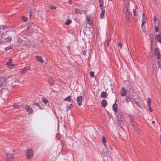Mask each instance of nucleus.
I'll return each mask as SVG.
<instances>
[{
	"mask_svg": "<svg viewBox=\"0 0 161 161\" xmlns=\"http://www.w3.org/2000/svg\"><path fill=\"white\" fill-rule=\"evenodd\" d=\"M9 149L8 147H7L4 149V153L6 154V156L8 159L10 161H17L18 160L17 157L14 156L12 154L8 153L7 151Z\"/></svg>",
	"mask_w": 161,
	"mask_h": 161,
	"instance_id": "1",
	"label": "nucleus"
},
{
	"mask_svg": "<svg viewBox=\"0 0 161 161\" xmlns=\"http://www.w3.org/2000/svg\"><path fill=\"white\" fill-rule=\"evenodd\" d=\"M33 156V151L31 149H28L26 151V157L27 158H30Z\"/></svg>",
	"mask_w": 161,
	"mask_h": 161,
	"instance_id": "2",
	"label": "nucleus"
},
{
	"mask_svg": "<svg viewBox=\"0 0 161 161\" xmlns=\"http://www.w3.org/2000/svg\"><path fill=\"white\" fill-rule=\"evenodd\" d=\"M102 142L105 147V148L104 150H103V152L104 153H107V152H108V149L107 146L106 144V143L107 142V140L106 138L103 136L102 137Z\"/></svg>",
	"mask_w": 161,
	"mask_h": 161,
	"instance_id": "3",
	"label": "nucleus"
},
{
	"mask_svg": "<svg viewBox=\"0 0 161 161\" xmlns=\"http://www.w3.org/2000/svg\"><path fill=\"white\" fill-rule=\"evenodd\" d=\"M154 53L155 55L157 56V59H160V53L159 52V48L158 47H156L154 50Z\"/></svg>",
	"mask_w": 161,
	"mask_h": 161,
	"instance_id": "4",
	"label": "nucleus"
},
{
	"mask_svg": "<svg viewBox=\"0 0 161 161\" xmlns=\"http://www.w3.org/2000/svg\"><path fill=\"white\" fill-rule=\"evenodd\" d=\"M25 110L28 112L29 114H32L33 111L32 109L28 105H26L25 107Z\"/></svg>",
	"mask_w": 161,
	"mask_h": 161,
	"instance_id": "5",
	"label": "nucleus"
},
{
	"mask_svg": "<svg viewBox=\"0 0 161 161\" xmlns=\"http://www.w3.org/2000/svg\"><path fill=\"white\" fill-rule=\"evenodd\" d=\"M30 68L29 67L27 66L24 68L23 69L20 70V72L22 73H25L28 72V71L29 70Z\"/></svg>",
	"mask_w": 161,
	"mask_h": 161,
	"instance_id": "6",
	"label": "nucleus"
},
{
	"mask_svg": "<svg viewBox=\"0 0 161 161\" xmlns=\"http://www.w3.org/2000/svg\"><path fill=\"white\" fill-rule=\"evenodd\" d=\"M5 84V78L4 77L0 78V86H4Z\"/></svg>",
	"mask_w": 161,
	"mask_h": 161,
	"instance_id": "7",
	"label": "nucleus"
},
{
	"mask_svg": "<svg viewBox=\"0 0 161 161\" xmlns=\"http://www.w3.org/2000/svg\"><path fill=\"white\" fill-rule=\"evenodd\" d=\"M82 101V97L81 96H79L77 97V101L78 105L80 106L82 104L81 102Z\"/></svg>",
	"mask_w": 161,
	"mask_h": 161,
	"instance_id": "8",
	"label": "nucleus"
},
{
	"mask_svg": "<svg viewBox=\"0 0 161 161\" xmlns=\"http://www.w3.org/2000/svg\"><path fill=\"white\" fill-rule=\"evenodd\" d=\"M35 59L41 63H43L44 62V61L42 59V57L41 56H36L35 57Z\"/></svg>",
	"mask_w": 161,
	"mask_h": 161,
	"instance_id": "9",
	"label": "nucleus"
},
{
	"mask_svg": "<svg viewBox=\"0 0 161 161\" xmlns=\"http://www.w3.org/2000/svg\"><path fill=\"white\" fill-rule=\"evenodd\" d=\"M120 94L122 96L125 97L126 94V91L124 88H122L120 91Z\"/></svg>",
	"mask_w": 161,
	"mask_h": 161,
	"instance_id": "10",
	"label": "nucleus"
},
{
	"mask_svg": "<svg viewBox=\"0 0 161 161\" xmlns=\"http://www.w3.org/2000/svg\"><path fill=\"white\" fill-rule=\"evenodd\" d=\"M74 11L75 13L76 14H81L84 12L83 10L78 9L77 8H75Z\"/></svg>",
	"mask_w": 161,
	"mask_h": 161,
	"instance_id": "11",
	"label": "nucleus"
},
{
	"mask_svg": "<svg viewBox=\"0 0 161 161\" xmlns=\"http://www.w3.org/2000/svg\"><path fill=\"white\" fill-rule=\"evenodd\" d=\"M13 59L11 58H10L9 59L6 65L8 67H11L14 66V64H13L11 63Z\"/></svg>",
	"mask_w": 161,
	"mask_h": 161,
	"instance_id": "12",
	"label": "nucleus"
},
{
	"mask_svg": "<svg viewBox=\"0 0 161 161\" xmlns=\"http://www.w3.org/2000/svg\"><path fill=\"white\" fill-rule=\"evenodd\" d=\"M130 16V12L128 10V8L126 9V13L125 14V19L126 20H128L129 17Z\"/></svg>",
	"mask_w": 161,
	"mask_h": 161,
	"instance_id": "13",
	"label": "nucleus"
},
{
	"mask_svg": "<svg viewBox=\"0 0 161 161\" xmlns=\"http://www.w3.org/2000/svg\"><path fill=\"white\" fill-rule=\"evenodd\" d=\"M102 106L103 107H104L107 105V102L106 100H103L101 102Z\"/></svg>",
	"mask_w": 161,
	"mask_h": 161,
	"instance_id": "14",
	"label": "nucleus"
},
{
	"mask_svg": "<svg viewBox=\"0 0 161 161\" xmlns=\"http://www.w3.org/2000/svg\"><path fill=\"white\" fill-rule=\"evenodd\" d=\"M107 94L105 92H102L101 94V97L102 98H105L107 97Z\"/></svg>",
	"mask_w": 161,
	"mask_h": 161,
	"instance_id": "15",
	"label": "nucleus"
},
{
	"mask_svg": "<svg viewBox=\"0 0 161 161\" xmlns=\"http://www.w3.org/2000/svg\"><path fill=\"white\" fill-rule=\"evenodd\" d=\"M24 44H25L26 47L27 48L31 46V42L29 41H26L25 42H24Z\"/></svg>",
	"mask_w": 161,
	"mask_h": 161,
	"instance_id": "16",
	"label": "nucleus"
},
{
	"mask_svg": "<svg viewBox=\"0 0 161 161\" xmlns=\"http://www.w3.org/2000/svg\"><path fill=\"white\" fill-rule=\"evenodd\" d=\"M156 39L158 42L161 43V38L160 35H157L156 36Z\"/></svg>",
	"mask_w": 161,
	"mask_h": 161,
	"instance_id": "17",
	"label": "nucleus"
},
{
	"mask_svg": "<svg viewBox=\"0 0 161 161\" xmlns=\"http://www.w3.org/2000/svg\"><path fill=\"white\" fill-rule=\"evenodd\" d=\"M117 106L116 104V103H114L113 105V109L115 112H116L117 111Z\"/></svg>",
	"mask_w": 161,
	"mask_h": 161,
	"instance_id": "18",
	"label": "nucleus"
},
{
	"mask_svg": "<svg viewBox=\"0 0 161 161\" xmlns=\"http://www.w3.org/2000/svg\"><path fill=\"white\" fill-rule=\"evenodd\" d=\"M152 100L151 98H148L147 99V104L148 106H151Z\"/></svg>",
	"mask_w": 161,
	"mask_h": 161,
	"instance_id": "19",
	"label": "nucleus"
},
{
	"mask_svg": "<svg viewBox=\"0 0 161 161\" xmlns=\"http://www.w3.org/2000/svg\"><path fill=\"white\" fill-rule=\"evenodd\" d=\"M100 6V7H103V6L104 3L103 0H99Z\"/></svg>",
	"mask_w": 161,
	"mask_h": 161,
	"instance_id": "20",
	"label": "nucleus"
},
{
	"mask_svg": "<svg viewBox=\"0 0 161 161\" xmlns=\"http://www.w3.org/2000/svg\"><path fill=\"white\" fill-rule=\"evenodd\" d=\"M71 97L69 96L64 99V100L66 101L69 102L71 100Z\"/></svg>",
	"mask_w": 161,
	"mask_h": 161,
	"instance_id": "21",
	"label": "nucleus"
},
{
	"mask_svg": "<svg viewBox=\"0 0 161 161\" xmlns=\"http://www.w3.org/2000/svg\"><path fill=\"white\" fill-rule=\"evenodd\" d=\"M48 82L51 85H52L54 83V81L51 78L49 79Z\"/></svg>",
	"mask_w": 161,
	"mask_h": 161,
	"instance_id": "22",
	"label": "nucleus"
},
{
	"mask_svg": "<svg viewBox=\"0 0 161 161\" xmlns=\"http://www.w3.org/2000/svg\"><path fill=\"white\" fill-rule=\"evenodd\" d=\"M42 100L43 102L45 104H46L48 102V100L45 98L43 97L42 98Z\"/></svg>",
	"mask_w": 161,
	"mask_h": 161,
	"instance_id": "23",
	"label": "nucleus"
},
{
	"mask_svg": "<svg viewBox=\"0 0 161 161\" xmlns=\"http://www.w3.org/2000/svg\"><path fill=\"white\" fill-rule=\"evenodd\" d=\"M71 23V20L70 19H67L66 20L65 24L67 25H69Z\"/></svg>",
	"mask_w": 161,
	"mask_h": 161,
	"instance_id": "24",
	"label": "nucleus"
},
{
	"mask_svg": "<svg viewBox=\"0 0 161 161\" xmlns=\"http://www.w3.org/2000/svg\"><path fill=\"white\" fill-rule=\"evenodd\" d=\"M21 19L22 21L25 22L27 21V18L24 16H22L21 17Z\"/></svg>",
	"mask_w": 161,
	"mask_h": 161,
	"instance_id": "25",
	"label": "nucleus"
},
{
	"mask_svg": "<svg viewBox=\"0 0 161 161\" xmlns=\"http://www.w3.org/2000/svg\"><path fill=\"white\" fill-rule=\"evenodd\" d=\"M6 42H11V38L10 37H8L7 38H5V39Z\"/></svg>",
	"mask_w": 161,
	"mask_h": 161,
	"instance_id": "26",
	"label": "nucleus"
},
{
	"mask_svg": "<svg viewBox=\"0 0 161 161\" xmlns=\"http://www.w3.org/2000/svg\"><path fill=\"white\" fill-rule=\"evenodd\" d=\"M147 20L145 17H142V23H145L147 21Z\"/></svg>",
	"mask_w": 161,
	"mask_h": 161,
	"instance_id": "27",
	"label": "nucleus"
},
{
	"mask_svg": "<svg viewBox=\"0 0 161 161\" xmlns=\"http://www.w3.org/2000/svg\"><path fill=\"white\" fill-rule=\"evenodd\" d=\"M126 101H127V103H128L131 100V99L130 98V97L129 96H126Z\"/></svg>",
	"mask_w": 161,
	"mask_h": 161,
	"instance_id": "28",
	"label": "nucleus"
},
{
	"mask_svg": "<svg viewBox=\"0 0 161 161\" xmlns=\"http://www.w3.org/2000/svg\"><path fill=\"white\" fill-rule=\"evenodd\" d=\"M13 107L15 108H20V105L17 104H14Z\"/></svg>",
	"mask_w": 161,
	"mask_h": 161,
	"instance_id": "29",
	"label": "nucleus"
},
{
	"mask_svg": "<svg viewBox=\"0 0 161 161\" xmlns=\"http://www.w3.org/2000/svg\"><path fill=\"white\" fill-rule=\"evenodd\" d=\"M11 49H12V47L11 46H8V47L5 48V50L6 51L9 50Z\"/></svg>",
	"mask_w": 161,
	"mask_h": 161,
	"instance_id": "30",
	"label": "nucleus"
},
{
	"mask_svg": "<svg viewBox=\"0 0 161 161\" xmlns=\"http://www.w3.org/2000/svg\"><path fill=\"white\" fill-rule=\"evenodd\" d=\"M132 12L134 16H136V9H135L134 8L133 9Z\"/></svg>",
	"mask_w": 161,
	"mask_h": 161,
	"instance_id": "31",
	"label": "nucleus"
},
{
	"mask_svg": "<svg viewBox=\"0 0 161 161\" xmlns=\"http://www.w3.org/2000/svg\"><path fill=\"white\" fill-rule=\"evenodd\" d=\"M90 75L92 77H93L94 76V72L93 71H91L90 72Z\"/></svg>",
	"mask_w": 161,
	"mask_h": 161,
	"instance_id": "32",
	"label": "nucleus"
},
{
	"mask_svg": "<svg viewBox=\"0 0 161 161\" xmlns=\"http://www.w3.org/2000/svg\"><path fill=\"white\" fill-rule=\"evenodd\" d=\"M104 14L102 13H101L100 16L101 19H103L104 17Z\"/></svg>",
	"mask_w": 161,
	"mask_h": 161,
	"instance_id": "33",
	"label": "nucleus"
},
{
	"mask_svg": "<svg viewBox=\"0 0 161 161\" xmlns=\"http://www.w3.org/2000/svg\"><path fill=\"white\" fill-rule=\"evenodd\" d=\"M154 28H155V31L156 32H158V27L157 26H155Z\"/></svg>",
	"mask_w": 161,
	"mask_h": 161,
	"instance_id": "34",
	"label": "nucleus"
},
{
	"mask_svg": "<svg viewBox=\"0 0 161 161\" xmlns=\"http://www.w3.org/2000/svg\"><path fill=\"white\" fill-rule=\"evenodd\" d=\"M17 41L18 42L21 43L22 42V40L21 39H20V38H18V39H17Z\"/></svg>",
	"mask_w": 161,
	"mask_h": 161,
	"instance_id": "35",
	"label": "nucleus"
},
{
	"mask_svg": "<svg viewBox=\"0 0 161 161\" xmlns=\"http://www.w3.org/2000/svg\"><path fill=\"white\" fill-rule=\"evenodd\" d=\"M56 7L53 5L51 6L50 8L52 10H55L56 9Z\"/></svg>",
	"mask_w": 161,
	"mask_h": 161,
	"instance_id": "36",
	"label": "nucleus"
},
{
	"mask_svg": "<svg viewBox=\"0 0 161 161\" xmlns=\"http://www.w3.org/2000/svg\"><path fill=\"white\" fill-rule=\"evenodd\" d=\"M149 110L150 112H151L153 111V109L151 107V106H148Z\"/></svg>",
	"mask_w": 161,
	"mask_h": 161,
	"instance_id": "37",
	"label": "nucleus"
},
{
	"mask_svg": "<svg viewBox=\"0 0 161 161\" xmlns=\"http://www.w3.org/2000/svg\"><path fill=\"white\" fill-rule=\"evenodd\" d=\"M101 9L102 10V13H103V14H104L105 12V10L102 7H101Z\"/></svg>",
	"mask_w": 161,
	"mask_h": 161,
	"instance_id": "38",
	"label": "nucleus"
},
{
	"mask_svg": "<svg viewBox=\"0 0 161 161\" xmlns=\"http://www.w3.org/2000/svg\"><path fill=\"white\" fill-rule=\"evenodd\" d=\"M135 103L136 104V105L139 107V108L140 107V106L139 104L138 103V102L136 101H135Z\"/></svg>",
	"mask_w": 161,
	"mask_h": 161,
	"instance_id": "39",
	"label": "nucleus"
},
{
	"mask_svg": "<svg viewBox=\"0 0 161 161\" xmlns=\"http://www.w3.org/2000/svg\"><path fill=\"white\" fill-rule=\"evenodd\" d=\"M32 11H31V10L30 11V14H29V15H30V19L31 18V16L32 15Z\"/></svg>",
	"mask_w": 161,
	"mask_h": 161,
	"instance_id": "40",
	"label": "nucleus"
},
{
	"mask_svg": "<svg viewBox=\"0 0 161 161\" xmlns=\"http://www.w3.org/2000/svg\"><path fill=\"white\" fill-rule=\"evenodd\" d=\"M134 122H135V121H131V125H133V127H134Z\"/></svg>",
	"mask_w": 161,
	"mask_h": 161,
	"instance_id": "41",
	"label": "nucleus"
},
{
	"mask_svg": "<svg viewBox=\"0 0 161 161\" xmlns=\"http://www.w3.org/2000/svg\"><path fill=\"white\" fill-rule=\"evenodd\" d=\"M88 22L89 24H90L92 23L91 21L90 20V19H88Z\"/></svg>",
	"mask_w": 161,
	"mask_h": 161,
	"instance_id": "42",
	"label": "nucleus"
},
{
	"mask_svg": "<svg viewBox=\"0 0 161 161\" xmlns=\"http://www.w3.org/2000/svg\"><path fill=\"white\" fill-rule=\"evenodd\" d=\"M122 44L120 43H119V47H120V48L121 49V47H122Z\"/></svg>",
	"mask_w": 161,
	"mask_h": 161,
	"instance_id": "43",
	"label": "nucleus"
},
{
	"mask_svg": "<svg viewBox=\"0 0 161 161\" xmlns=\"http://www.w3.org/2000/svg\"><path fill=\"white\" fill-rule=\"evenodd\" d=\"M5 26H2V27H1V29L2 30H3L5 28Z\"/></svg>",
	"mask_w": 161,
	"mask_h": 161,
	"instance_id": "44",
	"label": "nucleus"
},
{
	"mask_svg": "<svg viewBox=\"0 0 161 161\" xmlns=\"http://www.w3.org/2000/svg\"><path fill=\"white\" fill-rule=\"evenodd\" d=\"M19 82V81L18 80H15V83L16 84H18Z\"/></svg>",
	"mask_w": 161,
	"mask_h": 161,
	"instance_id": "45",
	"label": "nucleus"
},
{
	"mask_svg": "<svg viewBox=\"0 0 161 161\" xmlns=\"http://www.w3.org/2000/svg\"><path fill=\"white\" fill-rule=\"evenodd\" d=\"M144 23H142V24L141 25V27L142 29H143V27H144Z\"/></svg>",
	"mask_w": 161,
	"mask_h": 161,
	"instance_id": "46",
	"label": "nucleus"
},
{
	"mask_svg": "<svg viewBox=\"0 0 161 161\" xmlns=\"http://www.w3.org/2000/svg\"><path fill=\"white\" fill-rule=\"evenodd\" d=\"M33 104L37 106H39V104L38 103H35Z\"/></svg>",
	"mask_w": 161,
	"mask_h": 161,
	"instance_id": "47",
	"label": "nucleus"
},
{
	"mask_svg": "<svg viewBox=\"0 0 161 161\" xmlns=\"http://www.w3.org/2000/svg\"><path fill=\"white\" fill-rule=\"evenodd\" d=\"M5 90V89H3V88L1 90V91L0 92V94H1L2 93V92H3V90Z\"/></svg>",
	"mask_w": 161,
	"mask_h": 161,
	"instance_id": "48",
	"label": "nucleus"
},
{
	"mask_svg": "<svg viewBox=\"0 0 161 161\" xmlns=\"http://www.w3.org/2000/svg\"><path fill=\"white\" fill-rule=\"evenodd\" d=\"M69 108H72V104H70L69 106Z\"/></svg>",
	"mask_w": 161,
	"mask_h": 161,
	"instance_id": "49",
	"label": "nucleus"
},
{
	"mask_svg": "<svg viewBox=\"0 0 161 161\" xmlns=\"http://www.w3.org/2000/svg\"><path fill=\"white\" fill-rule=\"evenodd\" d=\"M66 108L67 109V111H68V110L69 109V108H70L69 106H67Z\"/></svg>",
	"mask_w": 161,
	"mask_h": 161,
	"instance_id": "50",
	"label": "nucleus"
},
{
	"mask_svg": "<svg viewBox=\"0 0 161 161\" xmlns=\"http://www.w3.org/2000/svg\"><path fill=\"white\" fill-rule=\"evenodd\" d=\"M156 19H156V17L154 16V20L155 22L156 21Z\"/></svg>",
	"mask_w": 161,
	"mask_h": 161,
	"instance_id": "51",
	"label": "nucleus"
},
{
	"mask_svg": "<svg viewBox=\"0 0 161 161\" xmlns=\"http://www.w3.org/2000/svg\"><path fill=\"white\" fill-rule=\"evenodd\" d=\"M68 3H69V4H71V0H70L69 1V2H68Z\"/></svg>",
	"mask_w": 161,
	"mask_h": 161,
	"instance_id": "52",
	"label": "nucleus"
},
{
	"mask_svg": "<svg viewBox=\"0 0 161 161\" xmlns=\"http://www.w3.org/2000/svg\"><path fill=\"white\" fill-rule=\"evenodd\" d=\"M152 124H154L155 123V121H152Z\"/></svg>",
	"mask_w": 161,
	"mask_h": 161,
	"instance_id": "53",
	"label": "nucleus"
},
{
	"mask_svg": "<svg viewBox=\"0 0 161 161\" xmlns=\"http://www.w3.org/2000/svg\"><path fill=\"white\" fill-rule=\"evenodd\" d=\"M142 17H145L144 16V13H143V14H142Z\"/></svg>",
	"mask_w": 161,
	"mask_h": 161,
	"instance_id": "54",
	"label": "nucleus"
},
{
	"mask_svg": "<svg viewBox=\"0 0 161 161\" xmlns=\"http://www.w3.org/2000/svg\"><path fill=\"white\" fill-rule=\"evenodd\" d=\"M160 141L161 142V135L160 136Z\"/></svg>",
	"mask_w": 161,
	"mask_h": 161,
	"instance_id": "55",
	"label": "nucleus"
},
{
	"mask_svg": "<svg viewBox=\"0 0 161 161\" xmlns=\"http://www.w3.org/2000/svg\"><path fill=\"white\" fill-rule=\"evenodd\" d=\"M159 68L161 70V66H159Z\"/></svg>",
	"mask_w": 161,
	"mask_h": 161,
	"instance_id": "56",
	"label": "nucleus"
},
{
	"mask_svg": "<svg viewBox=\"0 0 161 161\" xmlns=\"http://www.w3.org/2000/svg\"><path fill=\"white\" fill-rule=\"evenodd\" d=\"M105 156H108V154H105Z\"/></svg>",
	"mask_w": 161,
	"mask_h": 161,
	"instance_id": "57",
	"label": "nucleus"
},
{
	"mask_svg": "<svg viewBox=\"0 0 161 161\" xmlns=\"http://www.w3.org/2000/svg\"><path fill=\"white\" fill-rule=\"evenodd\" d=\"M59 121H58V125H59Z\"/></svg>",
	"mask_w": 161,
	"mask_h": 161,
	"instance_id": "58",
	"label": "nucleus"
},
{
	"mask_svg": "<svg viewBox=\"0 0 161 161\" xmlns=\"http://www.w3.org/2000/svg\"><path fill=\"white\" fill-rule=\"evenodd\" d=\"M109 1H112V0H108Z\"/></svg>",
	"mask_w": 161,
	"mask_h": 161,
	"instance_id": "59",
	"label": "nucleus"
}]
</instances>
